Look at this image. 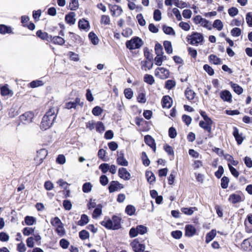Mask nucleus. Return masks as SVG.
Here are the masks:
<instances>
[{
    "mask_svg": "<svg viewBox=\"0 0 252 252\" xmlns=\"http://www.w3.org/2000/svg\"><path fill=\"white\" fill-rule=\"evenodd\" d=\"M49 32L39 30L36 32V35L40 39L54 45L62 46L65 43L64 39L62 37L64 35L63 30H59L58 27H53L49 29Z\"/></svg>",
    "mask_w": 252,
    "mask_h": 252,
    "instance_id": "obj_1",
    "label": "nucleus"
},
{
    "mask_svg": "<svg viewBox=\"0 0 252 252\" xmlns=\"http://www.w3.org/2000/svg\"><path fill=\"white\" fill-rule=\"evenodd\" d=\"M58 112V110L54 107L49 108L42 118L40 126L41 129L46 130L52 126Z\"/></svg>",
    "mask_w": 252,
    "mask_h": 252,
    "instance_id": "obj_2",
    "label": "nucleus"
},
{
    "mask_svg": "<svg viewBox=\"0 0 252 252\" xmlns=\"http://www.w3.org/2000/svg\"><path fill=\"white\" fill-rule=\"evenodd\" d=\"M122 218L117 215H113L112 219L108 217H105L104 220L100 222V224L107 229L118 230L122 228Z\"/></svg>",
    "mask_w": 252,
    "mask_h": 252,
    "instance_id": "obj_3",
    "label": "nucleus"
},
{
    "mask_svg": "<svg viewBox=\"0 0 252 252\" xmlns=\"http://www.w3.org/2000/svg\"><path fill=\"white\" fill-rule=\"evenodd\" d=\"M130 246L134 252H145V239L142 238H136L132 240L130 243Z\"/></svg>",
    "mask_w": 252,
    "mask_h": 252,
    "instance_id": "obj_4",
    "label": "nucleus"
},
{
    "mask_svg": "<svg viewBox=\"0 0 252 252\" xmlns=\"http://www.w3.org/2000/svg\"><path fill=\"white\" fill-rule=\"evenodd\" d=\"M143 44L142 40L138 36H134L130 40L126 42L127 48L130 50L139 49Z\"/></svg>",
    "mask_w": 252,
    "mask_h": 252,
    "instance_id": "obj_5",
    "label": "nucleus"
},
{
    "mask_svg": "<svg viewBox=\"0 0 252 252\" xmlns=\"http://www.w3.org/2000/svg\"><path fill=\"white\" fill-rule=\"evenodd\" d=\"M147 227L143 225H138L136 227H131L129 231L130 238H132L136 237L138 234L143 235L147 233Z\"/></svg>",
    "mask_w": 252,
    "mask_h": 252,
    "instance_id": "obj_6",
    "label": "nucleus"
},
{
    "mask_svg": "<svg viewBox=\"0 0 252 252\" xmlns=\"http://www.w3.org/2000/svg\"><path fill=\"white\" fill-rule=\"evenodd\" d=\"M34 117V113L31 111L26 112L20 116L19 118V124H28L32 122Z\"/></svg>",
    "mask_w": 252,
    "mask_h": 252,
    "instance_id": "obj_7",
    "label": "nucleus"
},
{
    "mask_svg": "<svg viewBox=\"0 0 252 252\" xmlns=\"http://www.w3.org/2000/svg\"><path fill=\"white\" fill-rule=\"evenodd\" d=\"M155 75L162 80L166 79L169 77L170 71L164 67H158L155 69Z\"/></svg>",
    "mask_w": 252,
    "mask_h": 252,
    "instance_id": "obj_8",
    "label": "nucleus"
},
{
    "mask_svg": "<svg viewBox=\"0 0 252 252\" xmlns=\"http://www.w3.org/2000/svg\"><path fill=\"white\" fill-rule=\"evenodd\" d=\"M48 155V151L45 149H41L37 151V154L34 158L36 166L41 164L43 160L46 158Z\"/></svg>",
    "mask_w": 252,
    "mask_h": 252,
    "instance_id": "obj_9",
    "label": "nucleus"
},
{
    "mask_svg": "<svg viewBox=\"0 0 252 252\" xmlns=\"http://www.w3.org/2000/svg\"><path fill=\"white\" fill-rule=\"evenodd\" d=\"M189 36V35L188 36ZM190 38H188V40H190L189 43L191 45H197L199 43H201L203 40V35L197 32H193L191 35L189 36Z\"/></svg>",
    "mask_w": 252,
    "mask_h": 252,
    "instance_id": "obj_10",
    "label": "nucleus"
},
{
    "mask_svg": "<svg viewBox=\"0 0 252 252\" xmlns=\"http://www.w3.org/2000/svg\"><path fill=\"white\" fill-rule=\"evenodd\" d=\"M21 23L23 27L28 28L30 31H33L35 26L33 23L30 21V18L28 16L23 15L21 17Z\"/></svg>",
    "mask_w": 252,
    "mask_h": 252,
    "instance_id": "obj_11",
    "label": "nucleus"
},
{
    "mask_svg": "<svg viewBox=\"0 0 252 252\" xmlns=\"http://www.w3.org/2000/svg\"><path fill=\"white\" fill-rule=\"evenodd\" d=\"M213 122L212 120L200 121L199 123V126L205 131L209 133V136L212 133V126Z\"/></svg>",
    "mask_w": 252,
    "mask_h": 252,
    "instance_id": "obj_12",
    "label": "nucleus"
},
{
    "mask_svg": "<svg viewBox=\"0 0 252 252\" xmlns=\"http://www.w3.org/2000/svg\"><path fill=\"white\" fill-rule=\"evenodd\" d=\"M77 105H79L81 107L84 105V102L81 101V99L79 97H77L75 98V101L66 102L65 104V108L67 109H71L72 108L76 109Z\"/></svg>",
    "mask_w": 252,
    "mask_h": 252,
    "instance_id": "obj_13",
    "label": "nucleus"
},
{
    "mask_svg": "<svg viewBox=\"0 0 252 252\" xmlns=\"http://www.w3.org/2000/svg\"><path fill=\"white\" fill-rule=\"evenodd\" d=\"M124 188V186L117 181H112L110 183L108 189L110 193H112Z\"/></svg>",
    "mask_w": 252,
    "mask_h": 252,
    "instance_id": "obj_14",
    "label": "nucleus"
},
{
    "mask_svg": "<svg viewBox=\"0 0 252 252\" xmlns=\"http://www.w3.org/2000/svg\"><path fill=\"white\" fill-rule=\"evenodd\" d=\"M185 235L188 237H191L196 234L197 230L192 224H187L185 228Z\"/></svg>",
    "mask_w": 252,
    "mask_h": 252,
    "instance_id": "obj_15",
    "label": "nucleus"
},
{
    "mask_svg": "<svg viewBox=\"0 0 252 252\" xmlns=\"http://www.w3.org/2000/svg\"><path fill=\"white\" fill-rule=\"evenodd\" d=\"M144 141L146 144L149 146L154 151H156V144L155 139L150 135H146L144 136Z\"/></svg>",
    "mask_w": 252,
    "mask_h": 252,
    "instance_id": "obj_16",
    "label": "nucleus"
},
{
    "mask_svg": "<svg viewBox=\"0 0 252 252\" xmlns=\"http://www.w3.org/2000/svg\"><path fill=\"white\" fill-rule=\"evenodd\" d=\"M173 100L169 95H164L161 99L162 107L163 108H170L172 105Z\"/></svg>",
    "mask_w": 252,
    "mask_h": 252,
    "instance_id": "obj_17",
    "label": "nucleus"
},
{
    "mask_svg": "<svg viewBox=\"0 0 252 252\" xmlns=\"http://www.w3.org/2000/svg\"><path fill=\"white\" fill-rule=\"evenodd\" d=\"M0 94L2 96L10 95L12 96L13 94V91L9 89V86L7 84L0 85Z\"/></svg>",
    "mask_w": 252,
    "mask_h": 252,
    "instance_id": "obj_18",
    "label": "nucleus"
},
{
    "mask_svg": "<svg viewBox=\"0 0 252 252\" xmlns=\"http://www.w3.org/2000/svg\"><path fill=\"white\" fill-rule=\"evenodd\" d=\"M118 175L120 178L124 180H128L131 178L130 174L124 167H121L119 169Z\"/></svg>",
    "mask_w": 252,
    "mask_h": 252,
    "instance_id": "obj_19",
    "label": "nucleus"
},
{
    "mask_svg": "<svg viewBox=\"0 0 252 252\" xmlns=\"http://www.w3.org/2000/svg\"><path fill=\"white\" fill-rule=\"evenodd\" d=\"M220 97L224 101L228 102H232V95L228 90H223L220 93Z\"/></svg>",
    "mask_w": 252,
    "mask_h": 252,
    "instance_id": "obj_20",
    "label": "nucleus"
},
{
    "mask_svg": "<svg viewBox=\"0 0 252 252\" xmlns=\"http://www.w3.org/2000/svg\"><path fill=\"white\" fill-rule=\"evenodd\" d=\"M233 135L234 136L237 144H241L244 140V138L242 136V134L241 133L240 134L239 133V129L237 127L234 126L233 127Z\"/></svg>",
    "mask_w": 252,
    "mask_h": 252,
    "instance_id": "obj_21",
    "label": "nucleus"
},
{
    "mask_svg": "<svg viewBox=\"0 0 252 252\" xmlns=\"http://www.w3.org/2000/svg\"><path fill=\"white\" fill-rule=\"evenodd\" d=\"M242 196L239 194L232 193L229 195L228 201L232 204H236L242 201Z\"/></svg>",
    "mask_w": 252,
    "mask_h": 252,
    "instance_id": "obj_22",
    "label": "nucleus"
},
{
    "mask_svg": "<svg viewBox=\"0 0 252 252\" xmlns=\"http://www.w3.org/2000/svg\"><path fill=\"white\" fill-rule=\"evenodd\" d=\"M78 28L80 30H83L85 31H89L90 29V24L88 21L84 18L80 19L78 21Z\"/></svg>",
    "mask_w": 252,
    "mask_h": 252,
    "instance_id": "obj_23",
    "label": "nucleus"
},
{
    "mask_svg": "<svg viewBox=\"0 0 252 252\" xmlns=\"http://www.w3.org/2000/svg\"><path fill=\"white\" fill-rule=\"evenodd\" d=\"M75 16V13L74 12H69L65 16V22L70 25H74L76 22Z\"/></svg>",
    "mask_w": 252,
    "mask_h": 252,
    "instance_id": "obj_24",
    "label": "nucleus"
},
{
    "mask_svg": "<svg viewBox=\"0 0 252 252\" xmlns=\"http://www.w3.org/2000/svg\"><path fill=\"white\" fill-rule=\"evenodd\" d=\"M185 95L186 98L189 101H191L194 98L196 94L192 90L188 87L185 91Z\"/></svg>",
    "mask_w": 252,
    "mask_h": 252,
    "instance_id": "obj_25",
    "label": "nucleus"
},
{
    "mask_svg": "<svg viewBox=\"0 0 252 252\" xmlns=\"http://www.w3.org/2000/svg\"><path fill=\"white\" fill-rule=\"evenodd\" d=\"M141 69L145 71L151 69L153 65V60H146L141 62Z\"/></svg>",
    "mask_w": 252,
    "mask_h": 252,
    "instance_id": "obj_26",
    "label": "nucleus"
},
{
    "mask_svg": "<svg viewBox=\"0 0 252 252\" xmlns=\"http://www.w3.org/2000/svg\"><path fill=\"white\" fill-rule=\"evenodd\" d=\"M12 32V28L9 26L4 24H0V33L1 34H5L6 33H11Z\"/></svg>",
    "mask_w": 252,
    "mask_h": 252,
    "instance_id": "obj_27",
    "label": "nucleus"
},
{
    "mask_svg": "<svg viewBox=\"0 0 252 252\" xmlns=\"http://www.w3.org/2000/svg\"><path fill=\"white\" fill-rule=\"evenodd\" d=\"M229 85L233 89L234 92L237 94L239 95L243 93V89L238 84L234 83L233 82L231 81L229 83Z\"/></svg>",
    "mask_w": 252,
    "mask_h": 252,
    "instance_id": "obj_28",
    "label": "nucleus"
},
{
    "mask_svg": "<svg viewBox=\"0 0 252 252\" xmlns=\"http://www.w3.org/2000/svg\"><path fill=\"white\" fill-rule=\"evenodd\" d=\"M110 10L112 12V15L113 16H119L122 14L123 12L122 7L118 5H114L112 6Z\"/></svg>",
    "mask_w": 252,
    "mask_h": 252,
    "instance_id": "obj_29",
    "label": "nucleus"
},
{
    "mask_svg": "<svg viewBox=\"0 0 252 252\" xmlns=\"http://www.w3.org/2000/svg\"><path fill=\"white\" fill-rule=\"evenodd\" d=\"M217 232L216 229H212L206 235L205 242L208 244L211 242L216 236Z\"/></svg>",
    "mask_w": 252,
    "mask_h": 252,
    "instance_id": "obj_30",
    "label": "nucleus"
},
{
    "mask_svg": "<svg viewBox=\"0 0 252 252\" xmlns=\"http://www.w3.org/2000/svg\"><path fill=\"white\" fill-rule=\"evenodd\" d=\"M181 210L184 214L190 216L193 213L194 211H197V208L196 207L189 208L183 207L181 209Z\"/></svg>",
    "mask_w": 252,
    "mask_h": 252,
    "instance_id": "obj_31",
    "label": "nucleus"
},
{
    "mask_svg": "<svg viewBox=\"0 0 252 252\" xmlns=\"http://www.w3.org/2000/svg\"><path fill=\"white\" fill-rule=\"evenodd\" d=\"M89 221L88 216L86 214H82L81 216V219L77 221V224L79 226H84L88 223Z\"/></svg>",
    "mask_w": 252,
    "mask_h": 252,
    "instance_id": "obj_32",
    "label": "nucleus"
},
{
    "mask_svg": "<svg viewBox=\"0 0 252 252\" xmlns=\"http://www.w3.org/2000/svg\"><path fill=\"white\" fill-rule=\"evenodd\" d=\"M88 37L93 44L95 45L98 43L99 39L93 32H91L89 33Z\"/></svg>",
    "mask_w": 252,
    "mask_h": 252,
    "instance_id": "obj_33",
    "label": "nucleus"
},
{
    "mask_svg": "<svg viewBox=\"0 0 252 252\" xmlns=\"http://www.w3.org/2000/svg\"><path fill=\"white\" fill-rule=\"evenodd\" d=\"M146 178L147 179L148 182L150 184H152L153 183L155 182L156 177L153 173V172L151 171H147L145 174Z\"/></svg>",
    "mask_w": 252,
    "mask_h": 252,
    "instance_id": "obj_34",
    "label": "nucleus"
},
{
    "mask_svg": "<svg viewBox=\"0 0 252 252\" xmlns=\"http://www.w3.org/2000/svg\"><path fill=\"white\" fill-rule=\"evenodd\" d=\"M241 247L243 249V250L245 251L252 250L250 244V237L247 239H245L244 240H243L241 244Z\"/></svg>",
    "mask_w": 252,
    "mask_h": 252,
    "instance_id": "obj_35",
    "label": "nucleus"
},
{
    "mask_svg": "<svg viewBox=\"0 0 252 252\" xmlns=\"http://www.w3.org/2000/svg\"><path fill=\"white\" fill-rule=\"evenodd\" d=\"M143 80L145 83L150 85H153L155 82L154 77L152 75L149 74H146L144 75Z\"/></svg>",
    "mask_w": 252,
    "mask_h": 252,
    "instance_id": "obj_36",
    "label": "nucleus"
},
{
    "mask_svg": "<svg viewBox=\"0 0 252 252\" xmlns=\"http://www.w3.org/2000/svg\"><path fill=\"white\" fill-rule=\"evenodd\" d=\"M55 227L56 229L55 231L59 236L62 237L65 234V231L63 227V223Z\"/></svg>",
    "mask_w": 252,
    "mask_h": 252,
    "instance_id": "obj_37",
    "label": "nucleus"
},
{
    "mask_svg": "<svg viewBox=\"0 0 252 252\" xmlns=\"http://www.w3.org/2000/svg\"><path fill=\"white\" fill-rule=\"evenodd\" d=\"M102 214V206L101 204L97 205V207L94 210L92 217L94 219L97 218Z\"/></svg>",
    "mask_w": 252,
    "mask_h": 252,
    "instance_id": "obj_38",
    "label": "nucleus"
},
{
    "mask_svg": "<svg viewBox=\"0 0 252 252\" xmlns=\"http://www.w3.org/2000/svg\"><path fill=\"white\" fill-rule=\"evenodd\" d=\"M209 59L210 61L212 62L214 64H220L221 63V59L214 54L210 55L209 56Z\"/></svg>",
    "mask_w": 252,
    "mask_h": 252,
    "instance_id": "obj_39",
    "label": "nucleus"
},
{
    "mask_svg": "<svg viewBox=\"0 0 252 252\" xmlns=\"http://www.w3.org/2000/svg\"><path fill=\"white\" fill-rule=\"evenodd\" d=\"M163 46L166 52L168 54H171L173 52L171 43L169 41H164L163 42Z\"/></svg>",
    "mask_w": 252,
    "mask_h": 252,
    "instance_id": "obj_40",
    "label": "nucleus"
},
{
    "mask_svg": "<svg viewBox=\"0 0 252 252\" xmlns=\"http://www.w3.org/2000/svg\"><path fill=\"white\" fill-rule=\"evenodd\" d=\"M79 7L78 0H70L68 9L71 10H76Z\"/></svg>",
    "mask_w": 252,
    "mask_h": 252,
    "instance_id": "obj_41",
    "label": "nucleus"
},
{
    "mask_svg": "<svg viewBox=\"0 0 252 252\" xmlns=\"http://www.w3.org/2000/svg\"><path fill=\"white\" fill-rule=\"evenodd\" d=\"M162 30L163 32L166 34L169 35H173L175 34V32L174 31L173 29L171 27L166 26L165 25L162 26Z\"/></svg>",
    "mask_w": 252,
    "mask_h": 252,
    "instance_id": "obj_42",
    "label": "nucleus"
},
{
    "mask_svg": "<svg viewBox=\"0 0 252 252\" xmlns=\"http://www.w3.org/2000/svg\"><path fill=\"white\" fill-rule=\"evenodd\" d=\"M106 151L103 149H100L98 150L97 153V156L99 158L101 159L104 161H106L108 160V158L106 157Z\"/></svg>",
    "mask_w": 252,
    "mask_h": 252,
    "instance_id": "obj_43",
    "label": "nucleus"
},
{
    "mask_svg": "<svg viewBox=\"0 0 252 252\" xmlns=\"http://www.w3.org/2000/svg\"><path fill=\"white\" fill-rule=\"evenodd\" d=\"M212 26L220 31L222 29L223 25L220 20L217 19L214 21Z\"/></svg>",
    "mask_w": 252,
    "mask_h": 252,
    "instance_id": "obj_44",
    "label": "nucleus"
},
{
    "mask_svg": "<svg viewBox=\"0 0 252 252\" xmlns=\"http://www.w3.org/2000/svg\"><path fill=\"white\" fill-rule=\"evenodd\" d=\"M141 159L142 160L143 164L146 166H148L150 164V160L148 158L147 154L145 152H142L141 155Z\"/></svg>",
    "mask_w": 252,
    "mask_h": 252,
    "instance_id": "obj_45",
    "label": "nucleus"
},
{
    "mask_svg": "<svg viewBox=\"0 0 252 252\" xmlns=\"http://www.w3.org/2000/svg\"><path fill=\"white\" fill-rule=\"evenodd\" d=\"M220 181H221V183H220L221 187L223 189H227L228 187V186L229 182V178L226 176H223L221 179Z\"/></svg>",
    "mask_w": 252,
    "mask_h": 252,
    "instance_id": "obj_46",
    "label": "nucleus"
},
{
    "mask_svg": "<svg viewBox=\"0 0 252 252\" xmlns=\"http://www.w3.org/2000/svg\"><path fill=\"white\" fill-rule=\"evenodd\" d=\"M43 82L40 80H34L29 83V86L32 88H35L39 86H43Z\"/></svg>",
    "mask_w": 252,
    "mask_h": 252,
    "instance_id": "obj_47",
    "label": "nucleus"
},
{
    "mask_svg": "<svg viewBox=\"0 0 252 252\" xmlns=\"http://www.w3.org/2000/svg\"><path fill=\"white\" fill-rule=\"evenodd\" d=\"M67 56L69 59L74 62H78L79 60V55L73 52L69 51L68 52Z\"/></svg>",
    "mask_w": 252,
    "mask_h": 252,
    "instance_id": "obj_48",
    "label": "nucleus"
},
{
    "mask_svg": "<svg viewBox=\"0 0 252 252\" xmlns=\"http://www.w3.org/2000/svg\"><path fill=\"white\" fill-rule=\"evenodd\" d=\"M117 163L121 166H127L128 165L127 160L124 158H117Z\"/></svg>",
    "mask_w": 252,
    "mask_h": 252,
    "instance_id": "obj_49",
    "label": "nucleus"
},
{
    "mask_svg": "<svg viewBox=\"0 0 252 252\" xmlns=\"http://www.w3.org/2000/svg\"><path fill=\"white\" fill-rule=\"evenodd\" d=\"M125 212L127 215L132 216L135 213V208L131 205H128L126 208Z\"/></svg>",
    "mask_w": 252,
    "mask_h": 252,
    "instance_id": "obj_50",
    "label": "nucleus"
},
{
    "mask_svg": "<svg viewBox=\"0 0 252 252\" xmlns=\"http://www.w3.org/2000/svg\"><path fill=\"white\" fill-rule=\"evenodd\" d=\"M155 51L157 55H161L163 54V48L162 45L159 43H156Z\"/></svg>",
    "mask_w": 252,
    "mask_h": 252,
    "instance_id": "obj_51",
    "label": "nucleus"
},
{
    "mask_svg": "<svg viewBox=\"0 0 252 252\" xmlns=\"http://www.w3.org/2000/svg\"><path fill=\"white\" fill-rule=\"evenodd\" d=\"M79 236L81 240H84L89 238L90 234L87 230H82L79 232Z\"/></svg>",
    "mask_w": 252,
    "mask_h": 252,
    "instance_id": "obj_52",
    "label": "nucleus"
},
{
    "mask_svg": "<svg viewBox=\"0 0 252 252\" xmlns=\"http://www.w3.org/2000/svg\"><path fill=\"white\" fill-rule=\"evenodd\" d=\"M92 185L90 182H87L83 184L82 190L85 193H88L92 190Z\"/></svg>",
    "mask_w": 252,
    "mask_h": 252,
    "instance_id": "obj_53",
    "label": "nucleus"
},
{
    "mask_svg": "<svg viewBox=\"0 0 252 252\" xmlns=\"http://www.w3.org/2000/svg\"><path fill=\"white\" fill-rule=\"evenodd\" d=\"M124 93L125 97L128 99H130L133 97V92L130 88L125 89Z\"/></svg>",
    "mask_w": 252,
    "mask_h": 252,
    "instance_id": "obj_54",
    "label": "nucleus"
},
{
    "mask_svg": "<svg viewBox=\"0 0 252 252\" xmlns=\"http://www.w3.org/2000/svg\"><path fill=\"white\" fill-rule=\"evenodd\" d=\"M176 85V82L173 80H168L165 82V88L167 90H171Z\"/></svg>",
    "mask_w": 252,
    "mask_h": 252,
    "instance_id": "obj_55",
    "label": "nucleus"
},
{
    "mask_svg": "<svg viewBox=\"0 0 252 252\" xmlns=\"http://www.w3.org/2000/svg\"><path fill=\"white\" fill-rule=\"evenodd\" d=\"M50 222L54 227H56L63 223L61 220L58 217L51 218Z\"/></svg>",
    "mask_w": 252,
    "mask_h": 252,
    "instance_id": "obj_56",
    "label": "nucleus"
},
{
    "mask_svg": "<svg viewBox=\"0 0 252 252\" xmlns=\"http://www.w3.org/2000/svg\"><path fill=\"white\" fill-rule=\"evenodd\" d=\"M144 55L146 60L153 61V54L150 52L147 47H145L144 49Z\"/></svg>",
    "mask_w": 252,
    "mask_h": 252,
    "instance_id": "obj_57",
    "label": "nucleus"
},
{
    "mask_svg": "<svg viewBox=\"0 0 252 252\" xmlns=\"http://www.w3.org/2000/svg\"><path fill=\"white\" fill-rule=\"evenodd\" d=\"M25 223L28 225H32L35 222L33 217L27 216L25 218Z\"/></svg>",
    "mask_w": 252,
    "mask_h": 252,
    "instance_id": "obj_58",
    "label": "nucleus"
},
{
    "mask_svg": "<svg viewBox=\"0 0 252 252\" xmlns=\"http://www.w3.org/2000/svg\"><path fill=\"white\" fill-rule=\"evenodd\" d=\"M103 109L98 106H95L92 110V113L94 116H98L101 114Z\"/></svg>",
    "mask_w": 252,
    "mask_h": 252,
    "instance_id": "obj_59",
    "label": "nucleus"
},
{
    "mask_svg": "<svg viewBox=\"0 0 252 252\" xmlns=\"http://www.w3.org/2000/svg\"><path fill=\"white\" fill-rule=\"evenodd\" d=\"M163 149L168 155L174 156V150L173 148L167 144H165L163 146Z\"/></svg>",
    "mask_w": 252,
    "mask_h": 252,
    "instance_id": "obj_60",
    "label": "nucleus"
},
{
    "mask_svg": "<svg viewBox=\"0 0 252 252\" xmlns=\"http://www.w3.org/2000/svg\"><path fill=\"white\" fill-rule=\"evenodd\" d=\"M34 231V228H33L32 227H25L23 230L22 232L24 235L25 236H29L31 234H32L33 233Z\"/></svg>",
    "mask_w": 252,
    "mask_h": 252,
    "instance_id": "obj_61",
    "label": "nucleus"
},
{
    "mask_svg": "<svg viewBox=\"0 0 252 252\" xmlns=\"http://www.w3.org/2000/svg\"><path fill=\"white\" fill-rule=\"evenodd\" d=\"M9 239V236L7 233L4 231H1L0 232V241L5 242H7Z\"/></svg>",
    "mask_w": 252,
    "mask_h": 252,
    "instance_id": "obj_62",
    "label": "nucleus"
},
{
    "mask_svg": "<svg viewBox=\"0 0 252 252\" xmlns=\"http://www.w3.org/2000/svg\"><path fill=\"white\" fill-rule=\"evenodd\" d=\"M101 24H103L105 25H109L110 23V17L108 15H103L101 17L100 19Z\"/></svg>",
    "mask_w": 252,
    "mask_h": 252,
    "instance_id": "obj_63",
    "label": "nucleus"
},
{
    "mask_svg": "<svg viewBox=\"0 0 252 252\" xmlns=\"http://www.w3.org/2000/svg\"><path fill=\"white\" fill-rule=\"evenodd\" d=\"M95 128L96 131L98 132H102L104 131L105 127L102 122H97L95 125Z\"/></svg>",
    "mask_w": 252,
    "mask_h": 252,
    "instance_id": "obj_64",
    "label": "nucleus"
}]
</instances>
